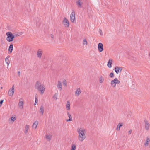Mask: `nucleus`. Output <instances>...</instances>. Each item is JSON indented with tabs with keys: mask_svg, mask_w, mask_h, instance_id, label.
Returning a JSON list of instances; mask_svg holds the SVG:
<instances>
[{
	"mask_svg": "<svg viewBox=\"0 0 150 150\" xmlns=\"http://www.w3.org/2000/svg\"><path fill=\"white\" fill-rule=\"evenodd\" d=\"M44 111V108L43 106L42 105L40 109V112L41 114L42 115H43Z\"/></svg>",
	"mask_w": 150,
	"mask_h": 150,
	"instance_id": "aec40b11",
	"label": "nucleus"
},
{
	"mask_svg": "<svg viewBox=\"0 0 150 150\" xmlns=\"http://www.w3.org/2000/svg\"><path fill=\"white\" fill-rule=\"evenodd\" d=\"M46 139H49V141L50 140L52 137V136L51 135H46Z\"/></svg>",
	"mask_w": 150,
	"mask_h": 150,
	"instance_id": "a878e982",
	"label": "nucleus"
},
{
	"mask_svg": "<svg viewBox=\"0 0 150 150\" xmlns=\"http://www.w3.org/2000/svg\"><path fill=\"white\" fill-rule=\"evenodd\" d=\"M132 132V130L131 129L130 130L129 132H128V133L129 134H131Z\"/></svg>",
	"mask_w": 150,
	"mask_h": 150,
	"instance_id": "4c0bfd02",
	"label": "nucleus"
},
{
	"mask_svg": "<svg viewBox=\"0 0 150 150\" xmlns=\"http://www.w3.org/2000/svg\"><path fill=\"white\" fill-rule=\"evenodd\" d=\"M57 94L55 93L53 97V98L55 100H56L57 99Z\"/></svg>",
	"mask_w": 150,
	"mask_h": 150,
	"instance_id": "7c9ffc66",
	"label": "nucleus"
},
{
	"mask_svg": "<svg viewBox=\"0 0 150 150\" xmlns=\"http://www.w3.org/2000/svg\"><path fill=\"white\" fill-rule=\"evenodd\" d=\"M70 104L69 101H68L67 102L66 105V108H67V110H69L70 109Z\"/></svg>",
	"mask_w": 150,
	"mask_h": 150,
	"instance_id": "412c9836",
	"label": "nucleus"
},
{
	"mask_svg": "<svg viewBox=\"0 0 150 150\" xmlns=\"http://www.w3.org/2000/svg\"><path fill=\"white\" fill-rule=\"evenodd\" d=\"M67 114L69 118L68 119H66V121L67 122L71 121L72 120V119L71 115L68 112H67Z\"/></svg>",
	"mask_w": 150,
	"mask_h": 150,
	"instance_id": "f3484780",
	"label": "nucleus"
},
{
	"mask_svg": "<svg viewBox=\"0 0 150 150\" xmlns=\"http://www.w3.org/2000/svg\"><path fill=\"white\" fill-rule=\"evenodd\" d=\"M36 95H37L35 96V102L34 105H35L36 104V103H37L38 102V96Z\"/></svg>",
	"mask_w": 150,
	"mask_h": 150,
	"instance_id": "c756f323",
	"label": "nucleus"
},
{
	"mask_svg": "<svg viewBox=\"0 0 150 150\" xmlns=\"http://www.w3.org/2000/svg\"><path fill=\"white\" fill-rule=\"evenodd\" d=\"M63 84L65 86H67V81L65 79H64L63 82Z\"/></svg>",
	"mask_w": 150,
	"mask_h": 150,
	"instance_id": "473e14b6",
	"label": "nucleus"
},
{
	"mask_svg": "<svg viewBox=\"0 0 150 150\" xmlns=\"http://www.w3.org/2000/svg\"><path fill=\"white\" fill-rule=\"evenodd\" d=\"M7 37L6 38L8 42L13 41L14 38V35L10 32H8L6 33Z\"/></svg>",
	"mask_w": 150,
	"mask_h": 150,
	"instance_id": "7ed1b4c3",
	"label": "nucleus"
},
{
	"mask_svg": "<svg viewBox=\"0 0 150 150\" xmlns=\"http://www.w3.org/2000/svg\"><path fill=\"white\" fill-rule=\"evenodd\" d=\"M76 4L78 5L79 8H81L82 7V6L83 4V3L82 1L81 0H77L76 2Z\"/></svg>",
	"mask_w": 150,
	"mask_h": 150,
	"instance_id": "ddd939ff",
	"label": "nucleus"
},
{
	"mask_svg": "<svg viewBox=\"0 0 150 150\" xmlns=\"http://www.w3.org/2000/svg\"><path fill=\"white\" fill-rule=\"evenodd\" d=\"M149 55H150V52L149 53Z\"/></svg>",
	"mask_w": 150,
	"mask_h": 150,
	"instance_id": "79ce46f5",
	"label": "nucleus"
},
{
	"mask_svg": "<svg viewBox=\"0 0 150 150\" xmlns=\"http://www.w3.org/2000/svg\"><path fill=\"white\" fill-rule=\"evenodd\" d=\"M23 99L21 98L19 99V102L18 104V106L20 108L23 109Z\"/></svg>",
	"mask_w": 150,
	"mask_h": 150,
	"instance_id": "423d86ee",
	"label": "nucleus"
},
{
	"mask_svg": "<svg viewBox=\"0 0 150 150\" xmlns=\"http://www.w3.org/2000/svg\"><path fill=\"white\" fill-rule=\"evenodd\" d=\"M123 68L122 67H118L117 66H116L115 69V71L117 74H118L119 72H120L122 71Z\"/></svg>",
	"mask_w": 150,
	"mask_h": 150,
	"instance_id": "1a4fd4ad",
	"label": "nucleus"
},
{
	"mask_svg": "<svg viewBox=\"0 0 150 150\" xmlns=\"http://www.w3.org/2000/svg\"><path fill=\"white\" fill-rule=\"evenodd\" d=\"M42 54V50L41 49H39L38 50L37 53V55L38 57L39 58H41Z\"/></svg>",
	"mask_w": 150,
	"mask_h": 150,
	"instance_id": "f8f14e48",
	"label": "nucleus"
},
{
	"mask_svg": "<svg viewBox=\"0 0 150 150\" xmlns=\"http://www.w3.org/2000/svg\"><path fill=\"white\" fill-rule=\"evenodd\" d=\"M50 37L51 38H54V35H53V34H51L50 35Z\"/></svg>",
	"mask_w": 150,
	"mask_h": 150,
	"instance_id": "58836bf2",
	"label": "nucleus"
},
{
	"mask_svg": "<svg viewBox=\"0 0 150 150\" xmlns=\"http://www.w3.org/2000/svg\"><path fill=\"white\" fill-rule=\"evenodd\" d=\"M144 122L145 123V129L146 130H148L149 129L150 124L148 122V120L146 119H145Z\"/></svg>",
	"mask_w": 150,
	"mask_h": 150,
	"instance_id": "9d476101",
	"label": "nucleus"
},
{
	"mask_svg": "<svg viewBox=\"0 0 150 150\" xmlns=\"http://www.w3.org/2000/svg\"><path fill=\"white\" fill-rule=\"evenodd\" d=\"M104 79L102 76H101L100 77V83H102L103 82Z\"/></svg>",
	"mask_w": 150,
	"mask_h": 150,
	"instance_id": "cd10ccee",
	"label": "nucleus"
},
{
	"mask_svg": "<svg viewBox=\"0 0 150 150\" xmlns=\"http://www.w3.org/2000/svg\"><path fill=\"white\" fill-rule=\"evenodd\" d=\"M11 120L14 121L16 120V117H11Z\"/></svg>",
	"mask_w": 150,
	"mask_h": 150,
	"instance_id": "c9c22d12",
	"label": "nucleus"
},
{
	"mask_svg": "<svg viewBox=\"0 0 150 150\" xmlns=\"http://www.w3.org/2000/svg\"><path fill=\"white\" fill-rule=\"evenodd\" d=\"M77 132L79 134L78 139L79 141H83L86 138V135L84 132L85 130L84 129H82L81 128H78Z\"/></svg>",
	"mask_w": 150,
	"mask_h": 150,
	"instance_id": "f257e3e1",
	"label": "nucleus"
},
{
	"mask_svg": "<svg viewBox=\"0 0 150 150\" xmlns=\"http://www.w3.org/2000/svg\"><path fill=\"white\" fill-rule=\"evenodd\" d=\"M4 101L3 100H2L0 101V107L1 106Z\"/></svg>",
	"mask_w": 150,
	"mask_h": 150,
	"instance_id": "f704fd0d",
	"label": "nucleus"
},
{
	"mask_svg": "<svg viewBox=\"0 0 150 150\" xmlns=\"http://www.w3.org/2000/svg\"><path fill=\"white\" fill-rule=\"evenodd\" d=\"M120 83V81L117 78L114 79V80H112L111 81L112 86L114 84H119Z\"/></svg>",
	"mask_w": 150,
	"mask_h": 150,
	"instance_id": "6e6552de",
	"label": "nucleus"
},
{
	"mask_svg": "<svg viewBox=\"0 0 150 150\" xmlns=\"http://www.w3.org/2000/svg\"><path fill=\"white\" fill-rule=\"evenodd\" d=\"M99 32L100 33V35H103V33H102V31L101 30L99 29Z\"/></svg>",
	"mask_w": 150,
	"mask_h": 150,
	"instance_id": "e433bc0d",
	"label": "nucleus"
},
{
	"mask_svg": "<svg viewBox=\"0 0 150 150\" xmlns=\"http://www.w3.org/2000/svg\"><path fill=\"white\" fill-rule=\"evenodd\" d=\"M57 87L59 90L61 91L62 89V85L60 81H58V84Z\"/></svg>",
	"mask_w": 150,
	"mask_h": 150,
	"instance_id": "dca6fc26",
	"label": "nucleus"
},
{
	"mask_svg": "<svg viewBox=\"0 0 150 150\" xmlns=\"http://www.w3.org/2000/svg\"><path fill=\"white\" fill-rule=\"evenodd\" d=\"M38 121H35L32 127L33 128L34 127L35 129L36 128L38 124Z\"/></svg>",
	"mask_w": 150,
	"mask_h": 150,
	"instance_id": "a211bd4d",
	"label": "nucleus"
},
{
	"mask_svg": "<svg viewBox=\"0 0 150 150\" xmlns=\"http://www.w3.org/2000/svg\"><path fill=\"white\" fill-rule=\"evenodd\" d=\"M150 142V138L148 137H146V142L144 144V145L145 146H147L149 144Z\"/></svg>",
	"mask_w": 150,
	"mask_h": 150,
	"instance_id": "2eb2a0df",
	"label": "nucleus"
},
{
	"mask_svg": "<svg viewBox=\"0 0 150 150\" xmlns=\"http://www.w3.org/2000/svg\"><path fill=\"white\" fill-rule=\"evenodd\" d=\"M81 92L80 88H78L75 92V94L77 96H78L81 93Z\"/></svg>",
	"mask_w": 150,
	"mask_h": 150,
	"instance_id": "6ab92c4d",
	"label": "nucleus"
},
{
	"mask_svg": "<svg viewBox=\"0 0 150 150\" xmlns=\"http://www.w3.org/2000/svg\"><path fill=\"white\" fill-rule=\"evenodd\" d=\"M10 57L9 56H8L5 59V61L6 63L8 65L9 64L10 62L8 60V58Z\"/></svg>",
	"mask_w": 150,
	"mask_h": 150,
	"instance_id": "b1692460",
	"label": "nucleus"
},
{
	"mask_svg": "<svg viewBox=\"0 0 150 150\" xmlns=\"http://www.w3.org/2000/svg\"><path fill=\"white\" fill-rule=\"evenodd\" d=\"M76 146L74 144H72L71 146V150H75Z\"/></svg>",
	"mask_w": 150,
	"mask_h": 150,
	"instance_id": "c85d7f7f",
	"label": "nucleus"
},
{
	"mask_svg": "<svg viewBox=\"0 0 150 150\" xmlns=\"http://www.w3.org/2000/svg\"><path fill=\"white\" fill-rule=\"evenodd\" d=\"M29 126L28 125H25V130L24 132L26 134L28 132V130L29 128Z\"/></svg>",
	"mask_w": 150,
	"mask_h": 150,
	"instance_id": "393cba45",
	"label": "nucleus"
},
{
	"mask_svg": "<svg viewBox=\"0 0 150 150\" xmlns=\"http://www.w3.org/2000/svg\"><path fill=\"white\" fill-rule=\"evenodd\" d=\"M62 23L63 24L65 27L68 28L69 27V22L68 20L66 18H64L62 21Z\"/></svg>",
	"mask_w": 150,
	"mask_h": 150,
	"instance_id": "20e7f679",
	"label": "nucleus"
},
{
	"mask_svg": "<svg viewBox=\"0 0 150 150\" xmlns=\"http://www.w3.org/2000/svg\"><path fill=\"white\" fill-rule=\"evenodd\" d=\"M83 44L86 45H87V42L86 40V39L83 40Z\"/></svg>",
	"mask_w": 150,
	"mask_h": 150,
	"instance_id": "72a5a7b5",
	"label": "nucleus"
},
{
	"mask_svg": "<svg viewBox=\"0 0 150 150\" xmlns=\"http://www.w3.org/2000/svg\"><path fill=\"white\" fill-rule=\"evenodd\" d=\"M114 74L113 72H111L109 75V76L111 78H113L114 77Z\"/></svg>",
	"mask_w": 150,
	"mask_h": 150,
	"instance_id": "2f4dec72",
	"label": "nucleus"
},
{
	"mask_svg": "<svg viewBox=\"0 0 150 150\" xmlns=\"http://www.w3.org/2000/svg\"><path fill=\"white\" fill-rule=\"evenodd\" d=\"M13 44H11L9 47V48L8 50L9 52H10V53H11L12 52V51H13Z\"/></svg>",
	"mask_w": 150,
	"mask_h": 150,
	"instance_id": "4be33fe9",
	"label": "nucleus"
},
{
	"mask_svg": "<svg viewBox=\"0 0 150 150\" xmlns=\"http://www.w3.org/2000/svg\"><path fill=\"white\" fill-rule=\"evenodd\" d=\"M113 60L112 59H110L108 62L107 66L110 68L112 67V64Z\"/></svg>",
	"mask_w": 150,
	"mask_h": 150,
	"instance_id": "4468645a",
	"label": "nucleus"
},
{
	"mask_svg": "<svg viewBox=\"0 0 150 150\" xmlns=\"http://www.w3.org/2000/svg\"><path fill=\"white\" fill-rule=\"evenodd\" d=\"M123 125V123H119L117 126L116 129L118 131L120 130L121 127Z\"/></svg>",
	"mask_w": 150,
	"mask_h": 150,
	"instance_id": "5701e85b",
	"label": "nucleus"
},
{
	"mask_svg": "<svg viewBox=\"0 0 150 150\" xmlns=\"http://www.w3.org/2000/svg\"><path fill=\"white\" fill-rule=\"evenodd\" d=\"M35 88L37 89L38 91H40L42 94H43L45 90V88L43 84H41L39 81H37L35 84Z\"/></svg>",
	"mask_w": 150,
	"mask_h": 150,
	"instance_id": "f03ea898",
	"label": "nucleus"
},
{
	"mask_svg": "<svg viewBox=\"0 0 150 150\" xmlns=\"http://www.w3.org/2000/svg\"><path fill=\"white\" fill-rule=\"evenodd\" d=\"M13 35L15 36H18L21 35V33H16Z\"/></svg>",
	"mask_w": 150,
	"mask_h": 150,
	"instance_id": "bb28decb",
	"label": "nucleus"
},
{
	"mask_svg": "<svg viewBox=\"0 0 150 150\" xmlns=\"http://www.w3.org/2000/svg\"><path fill=\"white\" fill-rule=\"evenodd\" d=\"M75 13L74 11H72L71 13V14L70 15V20L71 21L74 23V20L75 19Z\"/></svg>",
	"mask_w": 150,
	"mask_h": 150,
	"instance_id": "0eeeda50",
	"label": "nucleus"
},
{
	"mask_svg": "<svg viewBox=\"0 0 150 150\" xmlns=\"http://www.w3.org/2000/svg\"><path fill=\"white\" fill-rule=\"evenodd\" d=\"M116 84H114L112 86H113L114 87H115L116 86Z\"/></svg>",
	"mask_w": 150,
	"mask_h": 150,
	"instance_id": "a19ab883",
	"label": "nucleus"
},
{
	"mask_svg": "<svg viewBox=\"0 0 150 150\" xmlns=\"http://www.w3.org/2000/svg\"><path fill=\"white\" fill-rule=\"evenodd\" d=\"M18 75L19 76L20 75V71H18Z\"/></svg>",
	"mask_w": 150,
	"mask_h": 150,
	"instance_id": "ea45409f",
	"label": "nucleus"
},
{
	"mask_svg": "<svg viewBox=\"0 0 150 150\" xmlns=\"http://www.w3.org/2000/svg\"><path fill=\"white\" fill-rule=\"evenodd\" d=\"M14 92V86L13 85L12 88H11L9 90L8 92V94L10 96H13Z\"/></svg>",
	"mask_w": 150,
	"mask_h": 150,
	"instance_id": "39448f33",
	"label": "nucleus"
},
{
	"mask_svg": "<svg viewBox=\"0 0 150 150\" xmlns=\"http://www.w3.org/2000/svg\"><path fill=\"white\" fill-rule=\"evenodd\" d=\"M98 50L100 52H102L103 50V45L102 43H99L98 45Z\"/></svg>",
	"mask_w": 150,
	"mask_h": 150,
	"instance_id": "9b49d317",
	"label": "nucleus"
}]
</instances>
